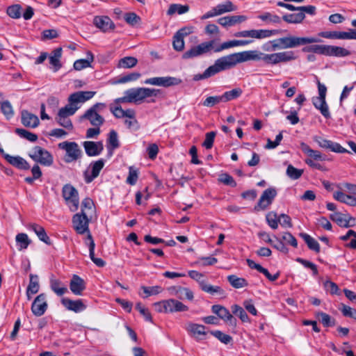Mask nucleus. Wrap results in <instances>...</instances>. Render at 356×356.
Returning <instances> with one entry per match:
<instances>
[{"label": "nucleus", "mask_w": 356, "mask_h": 356, "mask_svg": "<svg viewBox=\"0 0 356 356\" xmlns=\"http://www.w3.org/2000/svg\"><path fill=\"white\" fill-rule=\"evenodd\" d=\"M246 51L247 61L262 60L266 65H275L280 63H287L297 58L294 51H286L273 54H264L257 50Z\"/></svg>", "instance_id": "obj_1"}, {"label": "nucleus", "mask_w": 356, "mask_h": 356, "mask_svg": "<svg viewBox=\"0 0 356 356\" xmlns=\"http://www.w3.org/2000/svg\"><path fill=\"white\" fill-rule=\"evenodd\" d=\"M320 41L318 38L315 37L289 36L270 40L263 46V49L266 51H269L270 49L266 47L268 44H271L272 51H275L278 49L296 48L307 44L319 42Z\"/></svg>", "instance_id": "obj_2"}, {"label": "nucleus", "mask_w": 356, "mask_h": 356, "mask_svg": "<svg viewBox=\"0 0 356 356\" xmlns=\"http://www.w3.org/2000/svg\"><path fill=\"white\" fill-rule=\"evenodd\" d=\"M233 47L232 41H227L220 44H216L215 40L204 42L185 51L182 55L183 59H189L213 52H220L224 49Z\"/></svg>", "instance_id": "obj_3"}, {"label": "nucleus", "mask_w": 356, "mask_h": 356, "mask_svg": "<svg viewBox=\"0 0 356 356\" xmlns=\"http://www.w3.org/2000/svg\"><path fill=\"white\" fill-rule=\"evenodd\" d=\"M247 62L246 51L233 53L218 58L209 66L213 76L222 71L231 69L237 64Z\"/></svg>", "instance_id": "obj_4"}, {"label": "nucleus", "mask_w": 356, "mask_h": 356, "mask_svg": "<svg viewBox=\"0 0 356 356\" xmlns=\"http://www.w3.org/2000/svg\"><path fill=\"white\" fill-rule=\"evenodd\" d=\"M160 93V89L149 88H132L124 92V95H128L129 103L135 104H141L147 98L157 97Z\"/></svg>", "instance_id": "obj_5"}, {"label": "nucleus", "mask_w": 356, "mask_h": 356, "mask_svg": "<svg viewBox=\"0 0 356 356\" xmlns=\"http://www.w3.org/2000/svg\"><path fill=\"white\" fill-rule=\"evenodd\" d=\"M58 147L65 151L64 161L69 163L80 159L82 151L75 142L64 141L58 144Z\"/></svg>", "instance_id": "obj_6"}, {"label": "nucleus", "mask_w": 356, "mask_h": 356, "mask_svg": "<svg viewBox=\"0 0 356 356\" xmlns=\"http://www.w3.org/2000/svg\"><path fill=\"white\" fill-rule=\"evenodd\" d=\"M29 156L35 162L44 166H50L54 163L52 154L40 146H35L31 152L29 153Z\"/></svg>", "instance_id": "obj_7"}, {"label": "nucleus", "mask_w": 356, "mask_h": 356, "mask_svg": "<svg viewBox=\"0 0 356 356\" xmlns=\"http://www.w3.org/2000/svg\"><path fill=\"white\" fill-rule=\"evenodd\" d=\"M89 222L90 219L86 212H84V209H81V213H76L72 217L73 228L79 234L90 233L88 227Z\"/></svg>", "instance_id": "obj_8"}, {"label": "nucleus", "mask_w": 356, "mask_h": 356, "mask_svg": "<svg viewBox=\"0 0 356 356\" xmlns=\"http://www.w3.org/2000/svg\"><path fill=\"white\" fill-rule=\"evenodd\" d=\"M62 195L67 204H71L70 207L71 211H76L79 204L77 190L71 184H65L63 187Z\"/></svg>", "instance_id": "obj_9"}, {"label": "nucleus", "mask_w": 356, "mask_h": 356, "mask_svg": "<svg viewBox=\"0 0 356 356\" xmlns=\"http://www.w3.org/2000/svg\"><path fill=\"white\" fill-rule=\"evenodd\" d=\"M105 164V160L100 159L90 163L88 169L84 172V179L87 184L91 183L97 178Z\"/></svg>", "instance_id": "obj_10"}, {"label": "nucleus", "mask_w": 356, "mask_h": 356, "mask_svg": "<svg viewBox=\"0 0 356 356\" xmlns=\"http://www.w3.org/2000/svg\"><path fill=\"white\" fill-rule=\"evenodd\" d=\"M277 195V191L274 188L266 189L261 195L257 205L254 206V211L265 210L272 204L274 198Z\"/></svg>", "instance_id": "obj_11"}, {"label": "nucleus", "mask_w": 356, "mask_h": 356, "mask_svg": "<svg viewBox=\"0 0 356 356\" xmlns=\"http://www.w3.org/2000/svg\"><path fill=\"white\" fill-rule=\"evenodd\" d=\"M144 83L145 84H149L153 86H159L163 87H170L172 86H177L181 83V80L176 77L172 76H161V77H152L147 79Z\"/></svg>", "instance_id": "obj_12"}, {"label": "nucleus", "mask_w": 356, "mask_h": 356, "mask_svg": "<svg viewBox=\"0 0 356 356\" xmlns=\"http://www.w3.org/2000/svg\"><path fill=\"white\" fill-rule=\"evenodd\" d=\"M47 307V296L42 293L34 299L31 305V312L35 316H41L45 313Z\"/></svg>", "instance_id": "obj_13"}, {"label": "nucleus", "mask_w": 356, "mask_h": 356, "mask_svg": "<svg viewBox=\"0 0 356 356\" xmlns=\"http://www.w3.org/2000/svg\"><path fill=\"white\" fill-rule=\"evenodd\" d=\"M313 139L322 148L329 149L331 151L337 153H350L348 150L343 147L340 144L332 142L330 140L323 138L321 136H315Z\"/></svg>", "instance_id": "obj_14"}, {"label": "nucleus", "mask_w": 356, "mask_h": 356, "mask_svg": "<svg viewBox=\"0 0 356 356\" xmlns=\"http://www.w3.org/2000/svg\"><path fill=\"white\" fill-rule=\"evenodd\" d=\"M331 220L336 222L339 227H353V224H350V221H355V219L350 216L348 213H342L339 211H335L330 215Z\"/></svg>", "instance_id": "obj_15"}, {"label": "nucleus", "mask_w": 356, "mask_h": 356, "mask_svg": "<svg viewBox=\"0 0 356 356\" xmlns=\"http://www.w3.org/2000/svg\"><path fill=\"white\" fill-rule=\"evenodd\" d=\"M96 92L93 91H78L71 94L68 97V102L73 106H77L79 103H84L90 99Z\"/></svg>", "instance_id": "obj_16"}, {"label": "nucleus", "mask_w": 356, "mask_h": 356, "mask_svg": "<svg viewBox=\"0 0 356 356\" xmlns=\"http://www.w3.org/2000/svg\"><path fill=\"white\" fill-rule=\"evenodd\" d=\"M213 313L216 314L220 318L229 323L232 325H236V320L230 314L229 311L225 307L220 305H214L211 307Z\"/></svg>", "instance_id": "obj_17"}, {"label": "nucleus", "mask_w": 356, "mask_h": 356, "mask_svg": "<svg viewBox=\"0 0 356 356\" xmlns=\"http://www.w3.org/2000/svg\"><path fill=\"white\" fill-rule=\"evenodd\" d=\"M86 154L88 156H97L104 150V145L102 141H85L83 143Z\"/></svg>", "instance_id": "obj_18"}, {"label": "nucleus", "mask_w": 356, "mask_h": 356, "mask_svg": "<svg viewBox=\"0 0 356 356\" xmlns=\"http://www.w3.org/2000/svg\"><path fill=\"white\" fill-rule=\"evenodd\" d=\"M93 24L103 32L115 29L113 22L108 16H95L93 19Z\"/></svg>", "instance_id": "obj_19"}, {"label": "nucleus", "mask_w": 356, "mask_h": 356, "mask_svg": "<svg viewBox=\"0 0 356 356\" xmlns=\"http://www.w3.org/2000/svg\"><path fill=\"white\" fill-rule=\"evenodd\" d=\"M21 122L24 126L31 128L37 127L40 123L38 117L26 110L21 111Z\"/></svg>", "instance_id": "obj_20"}, {"label": "nucleus", "mask_w": 356, "mask_h": 356, "mask_svg": "<svg viewBox=\"0 0 356 356\" xmlns=\"http://www.w3.org/2000/svg\"><path fill=\"white\" fill-rule=\"evenodd\" d=\"M164 309L165 312L173 313L188 311V307L177 300L169 299L164 300Z\"/></svg>", "instance_id": "obj_21"}, {"label": "nucleus", "mask_w": 356, "mask_h": 356, "mask_svg": "<svg viewBox=\"0 0 356 356\" xmlns=\"http://www.w3.org/2000/svg\"><path fill=\"white\" fill-rule=\"evenodd\" d=\"M70 289L74 295L81 296L86 289L85 281L79 275H73L70 282Z\"/></svg>", "instance_id": "obj_22"}, {"label": "nucleus", "mask_w": 356, "mask_h": 356, "mask_svg": "<svg viewBox=\"0 0 356 356\" xmlns=\"http://www.w3.org/2000/svg\"><path fill=\"white\" fill-rule=\"evenodd\" d=\"M61 303L67 309L76 313L83 311L86 308V306L83 303L81 300H72L67 298H63L61 300Z\"/></svg>", "instance_id": "obj_23"}, {"label": "nucleus", "mask_w": 356, "mask_h": 356, "mask_svg": "<svg viewBox=\"0 0 356 356\" xmlns=\"http://www.w3.org/2000/svg\"><path fill=\"white\" fill-rule=\"evenodd\" d=\"M81 119H86L90 121V124L97 127H99L104 122V118L98 114L97 112H94L92 110H87L85 113L81 116Z\"/></svg>", "instance_id": "obj_24"}, {"label": "nucleus", "mask_w": 356, "mask_h": 356, "mask_svg": "<svg viewBox=\"0 0 356 356\" xmlns=\"http://www.w3.org/2000/svg\"><path fill=\"white\" fill-rule=\"evenodd\" d=\"M6 160L9 164L15 167L19 170H26L30 169L29 163L22 157L19 156L7 155Z\"/></svg>", "instance_id": "obj_25"}, {"label": "nucleus", "mask_w": 356, "mask_h": 356, "mask_svg": "<svg viewBox=\"0 0 356 356\" xmlns=\"http://www.w3.org/2000/svg\"><path fill=\"white\" fill-rule=\"evenodd\" d=\"M312 101L314 107L321 112V113L325 118L329 119L331 118L328 105L326 102L325 99L313 97Z\"/></svg>", "instance_id": "obj_26"}, {"label": "nucleus", "mask_w": 356, "mask_h": 356, "mask_svg": "<svg viewBox=\"0 0 356 356\" xmlns=\"http://www.w3.org/2000/svg\"><path fill=\"white\" fill-rule=\"evenodd\" d=\"M186 330L191 337H195L197 340L200 339L199 336H205L207 334L206 327L200 324L188 323L186 325Z\"/></svg>", "instance_id": "obj_27"}, {"label": "nucleus", "mask_w": 356, "mask_h": 356, "mask_svg": "<svg viewBox=\"0 0 356 356\" xmlns=\"http://www.w3.org/2000/svg\"><path fill=\"white\" fill-rule=\"evenodd\" d=\"M246 262H247V264L248 266L252 268V269H256L257 271H259V273H263L266 277V278L271 281V282H273V281H275L276 280L278 279V277H280V273L277 272L276 274L275 275H271L268 270L262 267L260 264H256L253 260L252 259H248L246 260Z\"/></svg>", "instance_id": "obj_28"}, {"label": "nucleus", "mask_w": 356, "mask_h": 356, "mask_svg": "<svg viewBox=\"0 0 356 356\" xmlns=\"http://www.w3.org/2000/svg\"><path fill=\"white\" fill-rule=\"evenodd\" d=\"M27 227L28 229L33 231L40 241H42L47 245H51V240L49 237L47 236L45 229L43 227L36 223H31L27 225Z\"/></svg>", "instance_id": "obj_29"}, {"label": "nucleus", "mask_w": 356, "mask_h": 356, "mask_svg": "<svg viewBox=\"0 0 356 356\" xmlns=\"http://www.w3.org/2000/svg\"><path fill=\"white\" fill-rule=\"evenodd\" d=\"M351 54V52L341 47L327 45V56L346 57Z\"/></svg>", "instance_id": "obj_30"}, {"label": "nucleus", "mask_w": 356, "mask_h": 356, "mask_svg": "<svg viewBox=\"0 0 356 356\" xmlns=\"http://www.w3.org/2000/svg\"><path fill=\"white\" fill-rule=\"evenodd\" d=\"M170 289L173 291L174 295L179 299H184V298L189 300L193 299V293L188 288L173 286Z\"/></svg>", "instance_id": "obj_31"}, {"label": "nucleus", "mask_w": 356, "mask_h": 356, "mask_svg": "<svg viewBox=\"0 0 356 356\" xmlns=\"http://www.w3.org/2000/svg\"><path fill=\"white\" fill-rule=\"evenodd\" d=\"M61 56H62V48L58 47V48L55 49L51 52V54L49 58V63L51 65H53L54 72H57L62 67V65L60 61Z\"/></svg>", "instance_id": "obj_32"}, {"label": "nucleus", "mask_w": 356, "mask_h": 356, "mask_svg": "<svg viewBox=\"0 0 356 356\" xmlns=\"http://www.w3.org/2000/svg\"><path fill=\"white\" fill-rule=\"evenodd\" d=\"M94 60V56L90 51H87V58L79 59L74 63V68L76 70H81L90 67L91 63Z\"/></svg>", "instance_id": "obj_33"}, {"label": "nucleus", "mask_w": 356, "mask_h": 356, "mask_svg": "<svg viewBox=\"0 0 356 356\" xmlns=\"http://www.w3.org/2000/svg\"><path fill=\"white\" fill-rule=\"evenodd\" d=\"M299 236L305 241L309 249L316 253L320 252V245L317 241L307 233H300Z\"/></svg>", "instance_id": "obj_34"}, {"label": "nucleus", "mask_w": 356, "mask_h": 356, "mask_svg": "<svg viewBox=\"0 0 356 356\" xmlns=\"http://www.w3.org/2000/svg\"><path fill=\"white\" fill-rule=\"evenodd\" d=\"M356 29H349V31H332V39L355 40Z\"/></svg>", "instance_id": "obj_35"}, {"label": "nucleus", "mask_w": 356, "mask_h": 356, "mask_svg": "<svg viewBox=\"0 0 356 356\" xmlns=\"http://www.w3.org/2000/svg\"><path fill=\"white\" fill-rule=\"evenodd\" d=\"M282 33L281 30L253 29V38L263 39Z\"/></svg>", "instance_id": "obj_36"}, {"label": "nucleus", "mask_w": 356, "mask_h": 356, "mask_svg": "<svg viewBox=\"0 0 356 356\" xmlns=\"http://www.w3.org/2000/svg\"><path fill=\"white\" fill-rule=\"evenodd\" d=\"M316 317L323 324L324 327H332L336 325V320L332 318L329 314L323 312H318L316 313Z\"/></svg>", "instance_id": "obj_37"}, {"label": "nucleus", "mask_w": 356, "mask_h": 356, "mask_svg": "<svg viewBox=\"0 0 356 356\" xmlns=\"http://www.w3.org/2000/svg\"><path fill=\"white\" fill-rule=\"evenodd\" d=\"M327 47V45L326 44H312L303 47L302 51L326 56Z\"/></svg>", "instance_id": "obj_38"}, {"label": "nucleus", "mask_w": 356, "mask_h": 356, "mask_svg": "<svg viewBox=\"0 0 356 356\" xmlns=\"http://www.w3.org/2000/svg\"><path fill=\"white\" fill-rule=\"evenodd\" d=\"M51 289L58 296H61L67 291V287L58 280L51 279L50 280Z\"/></svg>", "instance_id": "obj_39"}, {"label": "nucleus", "mask_w": 356, "mask_h": 356, "mask_svg": "<svg viewBox=\"0 0 356 356\" xmlns=\"http://www.w3.org/2000/svg\"><path fill=\"white\" fill-rule=\"evenodd\" d=\"M29 284L26 289V293L35 294L40 289L38 276L37 275H29Z\"/></svg>", "instance_id": "obj_40"}, {"label": "nucleus", "mask_w": 356, "mask_h": 356, "mask_svg": "<svg viewBox=\"0 0 356 356\" xmlns=\"http://www.w3.org/2000/svg\"><path fill=\"white\" fill-rule=\"evenodd\" d=\"M200 286L203 291L211 295H214L216 293H218L219 295H223L225 293L224 291L221 289V287L218 286H212L211 284L206 283L205 282H200Z\"/></svg>", "instance_id": "obj_41"}, {"label": "nucleus", "mask_w": 356, "mask_h": 356, "mask_svg": "<svg viewBox=\"0 0 356 356\" xmlns=\"http://www.w3.org/2000/svg\"><path fill=\"white\" fill-rule=\"evenodd\" d=\"M305 17V13L299 12L297 13L286 14L282 17L284 21L287 23L298 24L300 23Z\"/></svg>", "instance_id": "obj_42"}, {"label": "nucleus", "mask_w": 356, "mask_h": 356, "mask_svg": "<svg viewBox=\"0 0 356 356\" xmlns=\"http://www.w3.org/2000/svg\"><path fill=\"white\" fill-rule=\"evenodd\" d=\"M242 90L240 88H236L232 90L227 91L221 95L222 102H227L236 99L242 95Z\"/></svg>", "instance_id": "obj_43"}, {"label": "nucleus", "mask_w": 356, "mask_h": 356, "mask_svg": "<svg viewBox=\"0 0 356 356\" xmlns=\"http://www.w3.org/2000/svg\"><path fill=\"white\" fill-rule=\"evenodd\" d=\"M236 10V7L230 1H227L225 3L218 4L214 7V10H216L218 15Z\"/></svg>", "instance_id": "obj_44"}, {"label": "nucleus", "mask_w": 356, "mask_h": 356, "mask_svg": "<svg viewBox=\"0 0 356 356\" xmlns=\"http://www.w3.org/2000/svg\"><path fill=\"white\" fill-rule=\"evenodd\" d=\"M227 280L230 284L235 289H240L247 286L248 283L247 280L242 277H238L235 275H231L227 277Z\"/></svg>", "instance_id": "obj_45"}, {"label": "nucleus", "mask_w": 356, "mask_h": 356, "mask_svg": "<svg viewBox=\"0 0 356 356\" xmlns=\"http://www.w3.org/2000/svg\"><path fill=\"white\" fill-rule=\"evenodd\" d=\"M17 245L19 246V250H25L31 244V241L29 238L26 234L19 233L15 238Z\"/></svg>", "instance_id": "obj_46"}, {"label": "nucleus", "mask_w": 356, "mask_h": 356, "mask_svg": "<svg viewBox=\"0 0 356 356\" xmlns=\"http://www.w3.org/2000/svg\"><path fill=\"white\" fill-rule=\"evenodd\" d=\"M107 147L111 150L117 149L120 146L118 134L115 130H111L107 139Z\"/></svg>", "instance_id": "obj_47"}, {"label": "nucleus", "mask_w": 356, "mask_h": 356, "mask_svg": "<svg viewBox=\"0 0 356 356\" xmlns=\"http://www.w3.org/2000/svg\"><path fill=\"white\" fill-rule=\"evenodd\" d=\"M138 63L137 58L133 56H126L121 58L118 66L122 68H131L136 65Z\"/></svg>", "instance_id": "obj_48"}, {"label": "nucleus", "mask_w": 356, "mask_h": 356, "mask_svg": "<svg viewBox=\"0 0 356 356\" xmlns=\"http://www.w3.org/2000/svg\"><path fill=\"white\" fill-rule=\"evenodd\" d=\"M189 6L187 5L171 4L168 10V15H172L175 13L179 15L186 13L188 11Z\"/></svg>", "instance_id": "obj_49"}, {"label": "nucleus", "mask_w": 356, "mask_h": 356, "mask_svg": "<svg viewBox=\"0 0 356 356\" xmlns=\"http://www.w3.org/2000/svg\"><path fill=\"white\" fill-rule=\"evenodd\" d=\"M15 132L21 138H25L30 142H35L38 140V136L35 134L26 129L17 128Z\"/></svg>", "instance_id": "obj_50"}, {"label": "nucleus", "mask_w": 356, "mask_h": 356, "mask_svg": "<svg viewBox=\"0 0 356 356\" xmlns=\"http://www.w3.org/2000/svg\"><path fill=\"white\" fill-rule=\"evenodd\" d=\"M266 219L268 225L273 229H276L278 227L279 222H280V216L274 211L268 212L266 216Z\"/></svg>", "instance_id": "obj_51"}, {"label": "nucleus", "mask_w": 356, "mask_h": 356, "mask_svg": "<svg viewBox=\"0 0 356 356\" xmlns=\"http://www.w3.org/2000/svg\"><path fill=\"white\" fill-rule=\"evenodd\" d=\"M79 106H73L68 102L65 106L61 108L58 113V115L60 117H67L71 116L75 113V112L79 109Z\"/></svg>", "instance_id": "obj_52"}, {"label": "nucleus", "mask_w": 356, "mask_h": 356, "mask_svg": "<svg viewBox=\"0 0 356 356\" xmlns=\"http://www.w3.org/2000/svg\"><path fill=\"white\" fill-rule=\"evenodd\" d=\"M232 313L238 316L243 322H250V318L245 312V311L238 305H234L232 306Z\"/></svg>", "instance_id": "obj_53"}, {"label": "nucleus", "mask_w": 356, "mask_h": 356, "mask_svg": "<svg viewBox=\"0 0 356 356\" xmlns=\"http://www.w3.org/2000/svg\"><path fill=\"white\" fill-rule=\"evenodd\" d=\"M1 111L5 117L9 120L14 115V111L13 106L9 101L6 100L3 102H0Z\"/></svg>", "instance_id": "obj_54"}, {"label": "nucleus", "mask_w": 356, "mask_h": 356, "mask_svg": "<svg viewBox=\"0 0 356 356\" xmlns=\"http://www.w3.org/2000/svg\"><path fill=\"white\" fill-rule=\"evenodd\" d=\"M211 334L225 344H228L232 341V337L230 335L220 330L211 331Z\"/></svg>", "instance_id": "obj_55"}, {"label": "nucleus", "mask_w": 356, "mask_h": 356, "mask_svg": "<svg viewBox=\"0 0 356 356\" xmlns=\"http://www.w3.org/2000/svg\"><path fill=\"white\" fill-rule=\"evenodd\" d=\"M258 18L268 23L279 24L281 22V19L279 16L273 15L270 13H264L259 15Z\"/></svg>", "instance_id": "obj_56"}, {"label": "nucleus", "mask_w": 356, "mask_h": 356, "mask_svg": "<svg viewBox=\"0 0 356 356\" xmlns=\"http://www.w3.org/2000/svg\"><path fill=\"white\" fill-rule=\"evenodd\" d=\"M141 74L139 72H131L119 78L115 81L116 83H125L127 82L134 81L140 77Z\"/></svg>", "instance_id": "obj_57"}, {"label": "nucleus", "mask_w": 356, "mask_h": 356, "mask_svg": "<svg viewBox=\"0 0 356 356\" xmlns=\"http://www.w3.org/2000/svg\"><path fill=\"white\" fill-rule=\"evenodd\" d=\"M286 173L291 179H298L302 176L303 170L296 168L290 164L287 167Z\"/></svg>", "instance_id": "obj_58"}, {"label": "nucleus", "mask_w": 356, "mask_h": 356, "mask_svg": "<svg viewBox=\"0 0 356 356\" xmlns=\"http://www.w3.org/2000/svg\"><path fill=\"white\" fill-rule=\"evenodd\" d=\"M21 9L19 4L10 6L7 8V14L12 18L18 19L22 15Z\"/></svg>", "instance_id": "obj_59"}, {"label": "nucleus", "mask_w": 356, "mask_h": 356, "mask_svg": "<svg viewBox=\"0 0 356 356\" xmlns=\"http://www.w3.org/2000/svg\"><path fill=\"white\" fill-rule=\"evenodd\" d=\"M218 181L224 184L225 185L229 186L232 187L236 186V182L234 178L227 173L221 174L219 176Z\"/></svg>", "instance_id": "obj_60"}, {"label": "nucleus", "mask_w": 356, "mask_h": 356, "mask_svg": "<svg viewBox=\"0 0 356 356\" xmlns=\"http://www.w3.org/2000/svg\"><path fill=\"white\" fill-rule=\"evenodd\" d=\"M216 135V133L215 131H210L207 133L205 135V139L202 143V146L204 147L207 149H211L213 145Z\"/></svg>", "instance_id": "obj_61"}, {"label": "nucleus", "mask_w": 356, "mask_h": 356, "mask_svg": "<svg viewBox=\"0 0 356 356\" xmlns=\"http://www.w3.org/2000/svg\"><path fill=\"white\" fill-rule=\"evenodd\" d=\"M220 102H222L221 95L210 96L206 98V99L202 102V105L206 107H213Z\"/></svg>", "instance_id": "obj_62"}, {"label": "nucleus", "mask_w": 356, "mask_h": 356, "mask_svg": "<svg viewBox=\"0 0 356 356\" xmlns=\"http://www.w3.org/2000/svg\"><path fill=\"white\" fill-rule=\"evenodd\" d=\"M124 20L131 26H134L140 22V17L135 13H127L124 15Z\"/></svg>", "instance_id": "obj_63"}, {"label": "nucleus", "mask_w": 356, "mask_h": 356, "mask_svg": "<svg viewBox=\"0 0 356 356\" xmlns=\"http://www.w3.org/2000/svg\"><path fill=\"white\" fill-rule=\"evenodd\" d=\"M342 314L346 317H349L356 320V309L349 306L342 304V308L341 309Z\"/></svg>", "instance_id": "obj_64"}]
</instances>
